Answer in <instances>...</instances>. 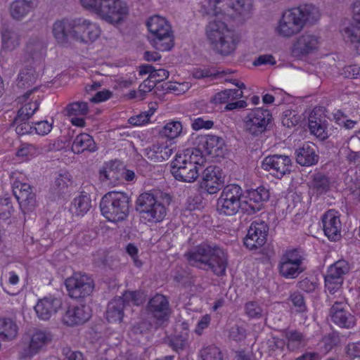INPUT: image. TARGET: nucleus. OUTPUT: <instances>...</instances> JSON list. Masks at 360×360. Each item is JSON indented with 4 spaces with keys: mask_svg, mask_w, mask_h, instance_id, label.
<instances>
[{
    "mask_svg": "<svg viewBox=\"0 0 360 360\" xmlns=\"http://www.w3.org/2000/svg\"><path fill=\"white\" fill-rule=\"evenodd\" d=\"M173 154V149L164 144H154L144 149V155L155 162H161Z\"/></svg>",
    "mask_w": 360,
    "mask_h": 360,
    "instance_id": "obj_38",
    "label": "nucleus"
},
{
    "mask_svg": "<svg viewBox=\"0 0 360 360\" xmlns=\"http://www.w3.org/2000/svg\"><path fill=\"white\" fill-rule=\"evenodd\" d=\"M120 297L124 301L126 306L131 302L135 305H139L141 302V294L137 291H126Z\"/></svg>",
    "mask_w": 360,
    "mask_h": 360,
    "instance_id": "obj_58",
    "label": "nucleus"
},
{
    "mask_svg": "<svg viewBox=\"0 0 360 360\" xmlns=\"http://www.w3.org/2000/svg\"><path fill=\"white\" fill-rule=\"evenodd\" d=\"M184 257L192 266L211 271L217 277L226 275L228 255L215 243H201L186 252Z\"/></svg>",
    "mask_w": 360,
    "mask_h": 360,
    "instance_id": "obj_1",
    "label": "nucleus"
},
{
    "mask_svg": "<svg viewBox=\"0 0 360 360\" xmlns=\"http://www.w3.org/2000/svg\"><path fill=\"white\" fill-rule=\"evenodd\" d=\"M65 284L70 297L80 299L91 294L94 288L93 279L85 274L75 273L67 278Z\"/></svg>",
    "mask_w": 360,
    "mask_h": 360,
    "instance_id": "obj_14",
    "label": "nucleus"
},
{
    "mask_svg": "<svg viewBox=\"0 0 360 360\" xmlns=\"http://www.w3.org/2000/svg\"><path fill=\"white\" fill-rule=\"evenodd\" d=\"M91 317V310L85 305L69 306L63 316V322L69 326L79 325L87 321Z\"/></svg>",
    "mask_w": 360,
    "mask_h": 360,
    "instance_id": "obj_27",
    "label": "nucleus"
},
{
    "mask_svg": "<svg viewBox=\"0 0 360 360\" xmlns=\"http://www.w3.org/2000/svg\"><path fill=\"white\" fill-rule=\"evenodd\" d=\"M345 352L350 359L360 358V342L348 343L345 347Z\"/></svg>",
    "mask_w": 360,
    "mask_h": 360,
    "instance_id": "obj_56",
    "label": "nucleus"
},
{
    "mask_svg": "<svg viewBox=\"0 0 360 360\" xmlns=\"http://www.w3.org/2000/svg\"><path fill=\"white\" fill-rule=\"evenodd\" d=\"M224 181L225 175L222 169L216 165H210L202 172L200 188L209 194H215L221 190Z\"/></svg>",
    "mask_w": 360,
    "mask_h": 360,
    "instance_id": "obj_17",
    "label": "nucleus"
},
{
    "mask_svg": "<svg viewBox=\"0 0 360 360\" xmlns=\"http://www.w3.org/2000/svg\"><path fill=\"white\" fill-rule=\"evenodd\" d=\"M212 49L222 56H228L233 53L238 43L237 37L233 31L229 30L225 34L217 37L216 41H209Z\"/></svg>",
    "mask_w": 360,
    "mask_h": 360,
    "instance_id": "obj_25",
    "label": "nucleus"
},
{
    "mask_svg": "<svg viewBox=\"0 0 360 360\" xmlns=\"http://www.w3.org/2000/svg\"><path fill=\"white\" fill-rule=\"evenodd\" d=\"M311 178L309 187L316 197L326 193L330 190V181L328 176L319 172L314 174Z\"/></svg>",
    "mask_w": 360,
    "mask_h": 360,
    "instance_id": "obj_41",
    "label": "nucleus"
},
{
    "mask_svg": "<svg viewBox=\"0 0 360 360\" xmlns=\"http://www.w3.org/2000/svg\"><path fill=\"white\" fill-rule=\"evenodd\" d=\"M201 8L207 15L245 17L252 11V0H204Z\"/></svg>",
    "mask_w": 360,
    "mask_h": 360,
    "instance_id": "obj_8",
    "label": "nucleus"
},
{
    "mask_svg": "<svg viewBox=\"0 0 360 360\" xmlns=\"http://www.w3.org/2000/svg\"><path fill=\"white\" fill-rule=\"evenodd\" d=\"M71 184V175L67 171L60 172L55 178V181L50 188V193L53 199L60 197L68 191Z\"/></svg>",
    "mask_w": 360,
    "mask_h": 360,
    "instance_id": "obj_39",
    "label": "nucleus"
},
{
    "mask_svg": "<svg viewBox=\"0 0 360 360\" xmlns=\"http://www.w3.org/2000/svg\"><path fill=\"white\" fill-rule=\"evenodd\" d=\"M124 301L120 297L109 302L105 311L106 319L110 323H120L124 317Z\"/></svg>",
    "mask_w": 360,
    "mask_h": 360,
    "instance_id": "obj_36",
    "label": "nucleus"
},
{
    "mask_svg": "<svg viewBox=\"0 0 360 360\" xmlns=\"http://www.w3.org/2000/svg\"><path fill=\"white\" fill-rule=\"evenodd\" d=\"M202 153H205L212 158L224 157L226 151L224 140L215 135H202L198 137V148Z\"/></svg>",
    "mask_w": 360,
    "mask_h": 360,
    "instance_id": "obj_21",
    "label": "nucleus"
},
{
    "mask_svg": "<svg viewBox=\"0 0 360 360\" xmlns=\"http://www.w3.org/2000/svg\"><path fill=\"white\" fill-rule=\"evenodd\" d=\"M244 192L236 184L224 186L217 202V210L220 214L233 216L240 210L243 212Z\"/></svg>",
    "mask_w": 360,
    "mask_h": 360,
    "instance_id": "obj_9",
    "label": "nucleus"
},
{
    "mask_svg": "<svg viewBox=\"0 0 360 360\" xmlns=\"http://www.w3.org/2000/svg\"><path fill=\"white\" fill-rule=\"evenodd\" d=\"M18 326L11 319H0V338L4 340L14 339L18 334Z\"/></svg>",
    "mask_w": 360,
    "mask_h": 360,
    "instance_id": "obj_44",
    "label": "nucleus"
},
{
    "mask_svg": "<svg viewBox=\"0 0 360 360\" xmlns=\"http://www.w3.org/2000/svg\"><path fill=\"white\" fill-rule=\"evenodd\" d=\"M292 166L291 158L285 155H269L262 162V168L278 179L282 178L286 174H290Z\"/></svg>",
    "mask_w": 360,
    "mask_h": 360,
    "instance_id": "obj_16",
    "label": "nucleus"
},
{
    "mask_svg": "<svg viewBox=\"0 0 360 360\" xmlns=\"http://www.w3.org/2000/svg\"><path fill=\"white\" fill-rule=\"evenodd\" d=\"M146 311L150 325L155 329L167 325L172 313L167 297L161 294H156L148 300Z\"/></svg>",
    "mask_w": 360,
    "mask_h": 360,
    "instance_id": "obj_11",
    "label": "nucleus"
},
{
    "mask_svg": "<svg viewBox=\"0 0 360 360\" xmlns=\"http://www.w3.org/2000/svg\"><path fill=\"white\" fill-rule=\"evenodd\" d=\"M63 354L65 356L63 360H84L83 354L77 351H72L70 348L63 349Z\"/></svg>",
    "mask_w": 360,
    "mask_h": 360,
    "instance_id": "obj_64",
    "label": "nucleus"
},
{
    "mask_svg": "<svg viewBox=\"0 0 360 360\" xmlns=\"http://www.w3.org/2000/svg\"><path fill=\"white\" fill-rule=\"evenodd\" d=\"M42 148L31 143H22L16 151L18 158L29 159L42 153Z\"/></svg>",
    "mask_w": 360,
    "mask_h": 360,
    "instance_id": "obj_49",
    "label": "nucleus"
},
{
    "mask_svg": "<svg viewBox=\"0 0 360 360\" xmlns=\"http://www.w3.org/2000/svg\"><path fill=\"white\" fill-rule=\"evenodd\" d=\"M323 228L325 235L331 241H337L341 238L342 224L338 212L330 210L322 217Z\"/></svg>",
    "mask_w": 360,
    "mask_h": 360,
    "instance_id": "obj_24",
    "label": "nucleus"
},
{
    "mask_svg": "<svg viewBox=\"0 0 360 360\" xmlns=\"http://www.w3.org/2000/svg\"><path fill=\"white\" fill-rule=\"evenodd\" d=\"M148 39L151 45L160 51H169L174 46V35L172 26L163 17L155 15L146 21Z\"/></svg>",
    "mask_w": 360,
    "mask_h": 360,
    "instance_id": "obj_7",
    "label": "nucleus"
},
{
    "mask_svg": "<svg viewBox=\"0 0 360 360\" xmlns=\"http://www.w3.org/2000/svg\"><path fill=\"white\" fill-rule=\"evenodd\" d=\"M272 120V115L269 110L256 108L244 117V129L250 135L257 137L270 128Z\"/></svg>",
    "mask_w": 360,
    "mask_h": 360,
    "instance_id": "obj_13",
    "label": "nucleus"
},
{
    "mask_svg": "<svg viewBox=\"0 0 360 360\" xmlns=\"http://www.w3.org/2000/svg\"><path fill=\"white\" fill-rule=\"evenodd\" d=\"M318 8L312 4H304L283 13L276 30L283 37H290L299 33L306 24L314 25L320 18Z\"/></svg>",
    "mask_w": 360,
    "mask_h": 360,
    "instance_id": "obj_2",
    "label": "nucleus"
},
{
    "mask_svg": "<svg viewBox=\"0 0 360 360\" xmlns=\"http://www.w3.org/2000/svg\"><path fill=\"white\" fill-rule=\"evenodd\" d=\"M166 342L174 351L176 352L183 351L188 345V333L184 332L169 337Z\"/></svg>",
    "mask_w": 360,
    "mask_h": 360,
    "instance_id": "obj_48",
    "label": "nucleus"
},
{
    "mask_svg": "<svg viewBox=\"0 0 360 360\" xmlns=\"http://www.w3.org/2000/svg\"><path fill=\"white\" fill-rule=\"evenodd\" d=\"M308 125L311 134L316 136L320 140L323 141L328 137L327 121L325 117L318 116L313 111L309 115Z\"/></svg>",
    "mask_w": 360,
    "mask_h": 360,
    "instance_id": "obj_32",
    "label": "nucleus"
},
{
    "mask_svg": "<svg viewBox=\"0 0 360 360\" xmlns=\"http://www.w3.org/2000/svg\"><path fill=\"white\" fill-rule=\"evenodd\" d=\"M61 306L60 299L46 297L38 301L34 307V310L40 319L46 321L56 314Z\"/></svg>",
    "mask_w": 360,
    "mask_h": 360,
    "instance_id": "obj_29",
    "label": "nucleus"
},
{
    "mask_svg": "<svg viewBox=\"0 0 360 360\" xmlns=\"http://www.w3.org/2000/svg\"><path fill=\"white\" fill-rule=\"evenodd\" d=\"M343 39L360 54V28L356 25H348L342 30Z\"/></svg>",
    "mask_w": 360,
    "mask_h": 360,
    "instance_id": "obj_42",
    "label": "nucleus"
},
{
    "mask_svg": "<svg viewBox=\"0 0 360 360\" xmlns=\"http://www.w3.org/2000/svg\"><path fill=\"white\" fill-rule=\"evenodd\" d=\"M34 130L37 134L46 135L52 129V123H49L48 121H39L34 122Z\"/></svg>",
    "mask_w": 360,
    "mask_h": 360,
    "instance_id": "obj_61",
    "label": "nucleus"
},
{
    "mask_svg": "<svg viewBox=\"0 0 360 360\" xmlns=\"http://www.w3.org/2000/svg\"><path fill=\"white\" fill-rule=\"evenodd\" d=\"M329 313L331 321L339 328L352 329L356 326V317L345 302H335Z\"/></svg>",
    "mask_w": 360,
    "mask_h": 360,
    "instance_id": "obj_18",
    "label": "nucleus"
},
{
    "mask_svg": "<svg viewBox=\"0 0 360 360\" xmlns=\"http://www.w3.org/2000/svg\"><path fill=\"white\" fill-rule=\"evenodd\" d=\"M343 283V278H337L330 276H325V287L326 290L330 293H335Z\"/></svg>",
    "mask_w": 360,
    "mask_h": 360,
    "instance_id": "obj_53",
    "label": "nucleus"
},
{
    "mask_svg": "<svg viewBox=\"0 0 360 360\" xmlns=\"http://www.w3.org/2000/svg\"><path fill=\"white\" fill-rule=\"evenodd\" d=\"M214 125V122L210 120H205L202 117H198L192 122V128L194 130H199L201 129H209Z\"/></svg>",
    "mask_w": 360,
    "mask_h": 360,
    "instance_id": "obj_63",
    "label": "nucleus"
},
{
    "mask_svg": "<svg viewBox=\"0 0 360 360\" xmlns=\"http://www.w3.org/2000/svg\"><path fill=\"white\" fill-rule=\"evenodd\" d=\"M71 149L74 153L81 154L84 152H95L97 146L91 136L86 133H81L73 140Z\"/></svg>",
    "mask_w": 360,
    "mask_h": 360,
    "instance_id": "obj_33",
    "label": "nucleus"
},
{
    "mask_svg": "<svg viewBox=\"0 0 360 360\" xmlns=\"http://www.w3.org/2000/svg\"><path fill=\"white\" fill-rule=\"evenodd\" d=\"M203 162L202 153L198 149H186L176 153L170 165V172L176 180L193 182L199 176V169Z\"/></svg>",
    "mask_w": 360,
    "mask_h": 360,
    "instance_id": "obj_4",
    "label": "nucleus"
},
{
    "mask_svg": "<svg viewBox=\"0 0 360 360\" xmlns=\"http://www.w3.org/2000/svg\"><path fill=\"white\" fill-rule=\"evenodd\" d=\"M270 197L269 191L264 186L250 188L244 193L243 213L254 214L260 211Z\"/></svg>",
    "mask_w": 360,
    "mask_h": 360,
    "instance_id": "obj_15",
    "label": "nucleus"
},
{
    "mask_svg": "<svg viewBox=\"0 0 360 360\" xmlns=\"http://www.w3.org/2000/svg\"><path fill=\"white\" fill-rule=\"evenodd\" d=\"M290 300L293 305L297 308V311L302 312L306 310L304 297L302 294L299 292H294L290 295Z\"/></svg>",
    "mask_w": 360,
    "mask_h": 360,
    "instance_id": "obj_62",
    "label": "nucleus"
},
{
    "mask_svg": "<svg viewBox=\"0 0 360 360\" xmlns=\"http://www.w3.org/2000/svg\"><path fill=\"white\" fill-rule=\"evenodd\" d=\"M91 207V200L88 195L81 194L75 198L72 202L71 210L77 216H84Z\"/></svg>",
    "mask_w": 360,
    "mask_h": 360,
    "instance_id": "obj_46",
    "label": "nucleus"
},
{
    "mask_svg": "<svg viewBox=\"0 0 360 360\" xmlns=\"http://www.w3.org/2000/svg\"><path fill=\"white\" fill-rule=\"evenodd\" d=\"M73 19L56 21L52 27L53 37L58 44H67L69 39H74Z\"/></svg>",
    "mask_w": 360,
    "mask_h": 360,
    "instance_id": "obj_31",
    "label": "nucleus"
},
{
    "mask_svg": "<svg viewBox=\"0 0 360 360\" xmlns=\"http://www.w3.org/2000/svg\"><path fill=\"white\" fill-rule=\"evenodd\" d=\"M302 251L297 248L287 249L279 257L277 269L279 275L285 279L297 278L306 269Z\"/></svg>",
    "mask_w": 360,
    "mask_h": 360,
    "instance_id": "obj_10",
    "label": "nucleus"
},
{
    "mask_svg": "<svg viewBox=\"0 0 360 360\" xmlns=\"http://www.w3.org/2000/svg\"><path fill=\"white\" fill-rule=\"evenodd\" d=\"M153 114V111L143 112L138 115L131 117L129 119V123L133 126H141L149 121L150 116Z\"/></svg>",
    "mask_w": 360,
    "mask_h": 360,
    "instance_id": "obj_57",
    "label": "nucleus"
},
{
    "mask_svg": "<svg viewBox=\"0 0 360 360\" xmlns=\"http://www.w3.org/2000/svg\"><path fill=\"white\" fill-rule=\"evenodd\" d=\"M28 120H23L22 122L17 121V117L13 121V125L15 126V131L20 135L30 134L34 130L33 124H30Z\"/></svg>",
    "mask_w": 360,
    "mask_h": 360,
    "instance_id": "obj_55",
    "label": "nucleus"
},
{
    "mask_svg": "<svg viewBox=\"0 0 360 360\" xmlns=\"http://www.w3.org/2000/svg\"><path fill=\"white\" fill-rule=\"evenodd\" d=\"M65 109L68 116L86 115L89 112L88 103L83 101H77L69 103L66 106Z\"/></svg>",
    "mask_w": 360,
    "mask_h": 360,
    "instance_id": "obj_51",
    "label": "nucleus"
},
{
    "mask_svg": "<svg viewBox=\"0 0 360 360\" xmlns=\"http://www.w3.org/2000/svg\"><path fill=\"white\" fill-rule=\"evenodd\" d=\"M37 5V0H15L10 6L11 17L17 20H21Z\"/></svg>",
    "mask_w": 360,
    "mask_h": 360,
    "instance_id": "obj_37",
    "label": "nucleus"
},
{
    "mask_svg": "<svg viewBox=\"0 0 360 360\" xmlns=\"http://www.w3.org/2000/svg\"><path fill=\"white\" fill-rule=\"evenodd\" d=\"M2 40L8 46H11L12 48H15L20 44L18 34L13 30H6L2 34Z\"/></svg>",
    "mask_w": 360,
    "mask_h": 360,
    "instance_id": "obj_54",
    "label": "nucleus"
},
{
    "mask_svg": "<svg viewBox=\"0 0 360 360\" xmlns=\"http://www.w3.org/2000/svg\"><path fill=\"white\" fill-rule=\"evenodd\" d=\"M349 269V264L346 260L339 259L328 267L326 275L337 278H343V276L347 274Z\"/></svg>",
    "mask_w": 360,
    "mask_h": 360,
    "instance_id": "obj_47",
    "label": "nucleus"
},
{
    "mask_svg": "<svg viewBox=\"0 0 360 360\" xmlns=\"http://www.w3.org/2000/svg\"><path fill=\"white\" fill-rule=\"evenodd\" d=\"M37 66L25 63L24 68L20 70L18 76L17 86L19 88H29L35 84L39 76L36 71Z\"/></svg>",
    "mask_w": 360,
    "mask_h": 360,
    "instance_id": "obj_34",
    "label": "nucleus"
},
{
    "mask_svg": "<svg viewBox=\"0 0 360 360\" xmlns=\"http://www.w3.org/2000/svg\"><path fill=\"white\" fill-rule=\"evenodd\" d=\"M319 43V39L317 36L304 33L294 43L292 53L297 56L309 55L317 49Z\"/></svg>",
    "mask_w": 360,
    "mask_h": 360,
    "instance_id": "obj_28",
    "label": "nucleus"
},
{
    "mask_svg": "<svg viewBox=\"0 0 360 360\" xmlns=\"http://www.w3.org/2000/svg\"><path fill=\"white\" fill-rule=\"evenodd\" d=\"M229 336L234 341H241L245 338V330L241 326L234 325L230 328Z\"/></svg>",
    "mask_w": 360,
    "mask_h": 360,
    "instance_id": "obj_60",
    "label": "nucleus"
},
{
    "mask_svg": "<svg viewBox=\"0 0 360 360\" xmlns=\"http://www.w3.org/2000/svg\"><path fill=\"white\" fill-rule=\"evenodd\" d=\"M244 311L250 319H264L268 314L266 307L258 301L247 302L244 306Z\"/></svg>",
    "mask_w": 360,
    "mask_h": 360,
    "instance_id": "obj_43",
    "label": "nucleus"
},
{
    "mask_svg": "<svg viewBox=\"0 0 360 360\" xmlns=\"http://www.w3.org/2000/svg\"><path fill=\"white\" fill-rule=\"evenodd\" d=\"M200 354L202 360H223L220 349L214 345L203 347Z\"/></svg>",
    "mask_w": 360,
    "mask_h": 360,
    "instance_id": "obj_52",
    "label": "nucleus"
},
{
    "mask_svg": "<svg viewBox=\"0 0 360 360\" xmlns=\"http://www.w3.org/2000/svg\"><path fill=\"white\" fill-rule=\"evenodd\" d=\"M53 339L52 334L47 330H37L31 336L30 342L20 352V359H30L44 349Z\"/></svg>",
    "mask_w": 360,
    "mask_h": 360,
    "instance_id": "obj_22",
    "label": "nucleus"
},
{
    "mask_svg": "<svg viewBox=\"0 0 360 360\" xmlns=\"http://www.w3.org/2000/svg\"><path fill=\"white\" fill-rule=\"evenodd\" d=\"M121 163L117 160L106 162L100 169L99 177L103 182L115 183L121 177Z\"/></svg>",
    "mask_w": 360,
    "mask_h": 360,
    "instance_id": "obj_35",
    "label": "nucleus"
},
{
    "mask_svg": "<svg viewBox=\"0 0 360 360\" xmlns=\"http://www.w3.org/2000/svg\"><path fill=\"white\" fill-rule=\"evenodd\" d=\"M24 181L25 178L21 173H11V184L13 195L22 209L31 211L36 206V195L33 187Z\"/></svg>",
    "mask_w": 360,
    "mask_h": 360,
    "instance_id": "obj_12",
    "label": "nucleus"
},
{
    "mask_svg": "<svg viewBox=\"0 0 360 360\" xmlns=\"http://www.w3.org/2000/svg\"><path fill=\"white\" fill-rule=\"evenodd\" d=\"M37 89V87H34L31 90L27 91L22 96L18 97V102L25 103L18 110L16 115L17 121L22 122L23 120H29L30 118L38 110L40 104V101L38 98L32 97L30 101H28L30 95Z\"/></svg>",
    "mask_w": 360,
    "mask_h": 360,
    "instance_id": "obj_26",
    "label": "nucleus"
},
{
    "mask_svg": "<svg viewBox=\"0 0 360 360\" xmlns=\"http://www.w3.org/2000/svg\"><path fill=\"white\" fill-rule=\"evenodd\" d=\"M268 233L266 223L261 220L252 221L244 238V245L251 250L262 248L266 242Z\"/></svg>",
    "mask_w": 360,
    "mask_h": 360,
    "instance_id": "obj_19",
    "label": "nucleus"
},
{
    "mask_svg": "<svg viewBox=\"0 0 360 360\" xmlns=\"http://www.w3.org/2000/svg\"><path fill=\"white\" fill-rule=\"evenodd\" d=\"M84 8L110 23H119L127 17L128 7L122 0H80Z\"/></svg>",
    "mask_w": 360,
    "mask_h": 360,
    "instance_id": "obj_6",
    "label": "nucleus"
},
{
    "mask_svg": "<svg viewBox=\"0 0 360 360\" xmlns=\"http://www.w3.org/2000/svg\"><path fill=\"white\" fill-rule=\"evenodd\" d=\"M73 27L74 39L85 43L95 41L101 34L97 24L83 18L73 19Z\"/></svg>",
    "mask_w": 360,
    "mask_h": 360,
    "instance_id": "obj_20",
    "label": "nucleus"
},
{
    "mask_svg": "<svg viewBox=\"0 0 360 360\" xmlns=\"http://www.w3.org/2000/svg\"><path fill=\"white\" fill-rule=\"evenodd\" d=\"M295 154L297 163L304 167L314 165L319 159L315 145L310 143H304L296 149Z\"/></svg>",
    "mask_w": 360,
    "mask_h": 360,
    "instance_id": "obj_30",
    "label": "nucleus"
},
{
    "mask_svg": "<svg viewBox=\"0 0 360 360\" xmlns=\"http://www.w3.org/2000/svg\"><path fill=\"white\" fill-rule=\"evenodd\" d=\"M285 338L287 340V348L290 351H295L304 347L308 343L307 335L297 330H288L285 332Z\"/></svg>",
    "mask_w": 360,
    "mask_h": 360,
    "instance_id": "obj_40",
    "label": "nucleus"
},
{
    "mask_svg": "<svg viewBox=\"0 0 360 360\" xmlns=\"http://www.w3.org/2000/svg\"><path fill=\"white\" fill-rule=\"evenodd\" d=\"M156 84L157 83L155 82V80L148 76V77L139 85V92L140 94V100H143L146 94L151 91Z\"/></svg>",
    "mask_w": 360,
    "mask_h": 360,
    "instance_id": "obj_59",
    "label": "nucleus"
},
{
    "mask_svg": "<svg viewBox=\"0 0 360 360\" xmlns=\"http://www.w3.org/2000/svg\"><path fill=\"white\" fill-rule=\"evenodd\" d=\"M182 131V125L180 122L172 121L167 123L160 131L162 136L174 139L179 136Z\"/></svg>",
    "mask_w": 360,
    "mask_h": 360,
    "instance_id": "obj_50",
    "label": "nucleus"
},
{
    "mask_svg": "<svg viewBox=\"0 0 360 360\" xmlns=\"http://www.w3.org/2000/svg\"><path fill=\"white\" fill-rule=\"evenodd\" d=\"M131 199L123 192L110 191L103 196L100 208L103 217L114 223L123 221L129 214Z\"/></svg>",
    "mask_w": 360,
    "mask_h": 360,
    "instance_id": "obj_5",
    "label": "nucleus"
},
{
    "mask_svg": "<svg viewBox=\"0 0 360 360\" xmlns=\"http://www.w3.org/2000/svg\"><path fill=\"white\" fill-rule=\"evenodd\" d=\"M171 201L172 198L168 193L160 191L144 192L136 199V210L148 222H160L165 217L167 206Z\"/></svg>",
    "mask_w": 360,
    "mask_h": 360,
    "instance_id": "obj_3",
    "label": "nucleus"
},
{
    "mask_svg": "<svg viewBox=\"0 0 360 360\" xmlns=\"http://www.w3.org/2000/svg\"><path fill=\"white\" fill-rule=\"evenodd\" d=\"M46 53V46L38 38L30 39L25 46V63L39 65L44 60Z\"/></svg>",
    "mask_w": 360,
    "mask_h": 360,
    "instance_id": "obj_23",
    "label": "nucleus"
},
{
    "mask_svg": "<svg viewBox=\"0 0 360 360\" xmlns=\"http://www.w3.org/2000/svg\"><path fill=\"white\" fill-rule=\"evenodd\" d=\"M226 24L221 20H213L206 27V34L208 41H216L217 37L223 35L229 30Z\"/></svg>",
    "mask_w": 360,
    "mask_h": 360,
    "instance_id": "obj_45",
    "label": "nucleus"
}]
</instances>
